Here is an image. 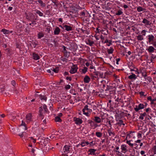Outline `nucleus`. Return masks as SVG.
<instances>
[{
    "label": "nucleus",
    "instance_id": "1",
    "mask_svg": "<svg viewBox=\"0 0 156 156\" xmlns=\"http://www.w3.org/2000/svg\"><path fill=\"white\" fill-rule=\"evenodd\" d=\"M78 67L76 65H74L73 67H71V69L70 71V73L71 74H73L77 72Z\"/></svg>",
    "mask_w": 156,
    "mask_h": 156
},
{
    "label": "nucleus",
    "instance_id": "2",
    "mask_svg": "<svg viewBox=\"0 0 156 156\" xmlns=\"http://www.w3.org/2000/svg\"><path fill=\"white\" fill-rule=\"evenodd\" d=\"M148 43L149 44H151L152 42L154 41L155 40L154 39V36L152 35H149L148 36Z\"/></svg>",
    "mask_w": 156,
    "mask_h": 156
},
{
    "label": "nucleus",
    "instance_id": "3",
    "mask_svg": "<svg viewBox=\"0 0 156 156\" xmlns=\"http://www.w3.org/2000/svg\"><path fill=\"white\" fill-rule=\"evenodd\" d=\"M70 146L68 145H65L63 149V150L64 151V152L65 153L67 154L70 151Z\"/></svg>",
    "mask_w": 156,
    "mask_h": 156
},
{
    "label": "nucleus",
    "instance_id": "4",
    "mask_svg": "<svg viewBox=\"0 0 156 156\" xmlns=\"http://www.w3.org/2000/svg\"><path fill=\"white\" fill-rule=\"evenodd\" d=\"M94 74H91V79L93 80H97L98 79V72H94Z\"/></svg>",
    "mask_w": 156,
    "mask_h": 156
},
{
    "label": "nucleus",
    "instance_id": "5",
    "mask_svg": "<svg viewBox=\"0 0 156 156\" xmlns=\"http://www.w3.org/2000/svg\"><path fill=\"white\" fill-rule=\"evenodd\" d=\"M44 150L43 151L45 152H47L48 151L49 149H51V148L49 146V145H47L46 144V141H45V143H44Z\"/></svg>",
    "mask_w": 156,
    "mask_h": 156
},
{
    "label": "nucleus",
    "instance_id": "6",
    "mask_svg": "<svg viewBox=\"0 0 156 156\" xmlns=\"http://www.w3.org/2000/svg\"><path fill=\"white\" fill-rule=\"evenodd\" d=\"M74 120L75 122V123L76 124L80 125L81 124L82 122V120L79 118H76V117H74Z\"/></svg>",
    "mask_w": 156,
    "mask_h": 156
},
{
    "label": "nucleus",
    "instance_id": "7",
    "mask_svg": "<svg viewBox=\"0 0 156 156\" xmlns=\"http://www.w3.org/2000/svg\"><path fill=\"white\" fill-rule=\"evenodd\" d=\"M23 126V128L21 129V132L22 133H23L24 131L27 129V127L26 126V124L23 121H22V123L20 126Z\"/></svg>",
    "mask_w": 156,
    "mask_h": 156
},
{
    "label": "nucleus",
    "instance_id": "8",
    "mask_svg": "<svg viewBox=\"0 0 156 156\" xmlns=\"http://www.w3.org/2000/svg\"><path fill=\"white\" fill-rule=\"evenodd\" d=\"M142 22L145 24V26H151V23L150 21L145 18L143 19Z\"/></svg>",
    "mask_w": 156,
    "mask_h": 156
},
{
    "label": "nucleus",
    "instance_id": "9",
    "mask_svg": "<svg viewBox=\"0 0 156 156\" xmlns=\"http://www.w3.org/2000/svg\"><path fill=\"white\" fill-rule=\"evenodd\" d=\"M90 80V79L89 77L87 76L86 75L85 76L84 78L83 81L84 83H88Z\"/></svg>",
    "mask_w": 156,
    "mask_h": 156
},
{
    "label": "nucleus",
    "instance_id": "10",
    "mask_svg": "<svg viewBox=\"0 0 156 156\" xmlns=\"http://www.w3.org/2000/svg\"><path fill=\"white\" fill-rule=\"evenodd\" d=\"M93 120L96 123H99L101 122V120L100 118L98 116H95Z\"/></svg>",
    "mask_w": 156,
    "mask_h": 156
},
{
    "label": "nucleus",
    "instance_id": "11",
    "mask_svg": "<svg viewBox=\"0 0 156 156\" xmlns=\"http://www.w3.org/2000/svg\"><path fill=\"white\" fill-rule=\"evenodd\" d=\"M63 27L65 28V30L68 31L72 30V27L70 26L65 25L63 26Z\"/></svg>",
    "mask_w": 156,
    "mask_h": 156
},
{
    "label": "nucleus",
    "instance_id": "12",
    "mask_svg": "<svg viewBox=\"0 0 156 156\" xmlns=\"http://www.w3.org/2000/svg\"><path fill=\"white\" fill-rule=\"evenodd\" d=\"M60 31L59 28L58 27H56L54 31V34L55 35H58L59 34Z\"/></svg>",
    "mask_w": 156,
    "mask_h": 156
},
{
    "label": "nucleus",
    "instance_id": "13",
    "mask_svg": "<svg viewBox=\"0 0 156 156\" xmlns=\"http://www.w3.org/2000/svg\"><path fill=\"white\" fill-rule=\"evenodd\" d=\"M155 49L152 46L149 47L147 49V51L149 53L154 52Z\"/></svg>",
    "mask_w": 156,
    "mask_h": 156
},
{
    "label": "nucleus",
    "instance_id": "14",
    "mask_svg": "<svg viewBox=\"0 0 156 156\" xmlns=\"http://www.w3.org/2000/svg\"><path fill=\"white\" fill-rule=\"evenodd\" d=\"M131 73L132 74L129 76L128 78L130 79H136V75L133 73Z\"/></svg>",
    "mask_w": 156,
    "mask_h": 156
},
{
    "label": "nucleus",
    "instance_id": "15",
    "mask_svg": "<svg viewBox=\"0 0 156 156\" xmlns=\"http://www.w3.org/2000/svg\"><path fill=\"white\" fill-rule=\"evenodd\" d=\"M33 58L34 60H37L39 59L40 58V57L38 55L35 53H33Z\"/></svg>",
    "mask_w": 156,
    "mask_h": 156
},
{
    "label": "nucleus",
    "instance_id": "16",
    "mask_svg": "<svg viewBox=\"0 0 156 156\" xmlns=\"http://www.w3.org/2000/svg\"><path fill=\"white\" fill-rule=\"evenodd\" d=\"M34 15L32 14H30L29 15H27L26 16V18L30 20H32L31 18L34 17Z\"/></svg>",
    "mask_w": 156,
    "mask_h": 156
},
{
    "label": "nucleus",
    "instance_id": "17",
    "mask_svg": "<svg viewBox=\"0 0 156 156\" xmlns=\"http://www.w3.org/2000/svg\"><path fill=\"white\" fill-rule=\"evenodd\" d=\"M38 96L41 100H43L45 101H46L47 98L46 96L44 95H38Z\"/></svg>",
    "mask_w": 156,
    "mask_h": 156
},
{
    "label": "nucleus",
    "instance_id": "18",
    "mask_svg": "<svg viewBox=\"0 0 156 156\" xmlns=\"http://www.w3.org/2000/svg\"><path fill=\"white\" fill-rule=\"evenodd\" d=\"M32 114L31 113H29L27 114L26 116V119L27 120L30 121L32 117Z\"/></svg>",
    "mask_w": 156,
    "mask_h": 156
},
{
    "label": "nucleus",
    "instance_id": "19",
    "mask_svg": "<svg viewBox=\"0 0 156 156\" xmlns=\"http://www.w3.org/2000/svg\"><path fill=\"white\" fill-rule=\"evenodd\" d=\"M126 147V146L125 144L122 145L121 146V149L122 151H125L124 153H125L127 151Z\"/></svg>",
    "mask_w": 156,
    "mask_h": 156
},
{
    "label": "nucleus",
    "instance_id": "20",
    "mask_svg": "<svg viewBox=\"0 0 156 156\" xmlns=\"http://www.w3.org/2000/svg\"><path fill=\"white\" fill-rule=\"evenodd\" d=\"M96 151V149H90L88 151L90 152L89 154L94 155Z\"/></svg>",
    "mask_w": 156,
    "mask_h": 156
},
{
    "label": "nucleus",
    "instance_id": "21",
    "mask_svg": "<svg viewBox=\"0 0 156 156\" xmlns=\"http://www.w3.org/2000/svg\"><path fill=\"white\" fill-rule=\"evenodd\" d=\"M137 10L138 12H140L142 11H144L146 10V9L142 8L141 6H139L137 8Z\"/></svg>",
    "mask_w": 156,
    "mask_h": 156
},
{
    "label": "nucleus",
    "instance_id": "22",
    "mask_svg": "<svg viewBox=\"0 0 156 156\" xmlns=\"http://www.w3.org/2000/svg\"><path fill=\"white\" fill-rule=\"evenodd\" d=\"M51 70L53 72H54L55 73H57L58 71V67H56L55 68H52L51 69Z\"/></svg>",
    "mask_w": 156,
    "mask_h": 156
},
{
    "label": "nucleus",
    "instance_id": "23",
    "mask_svg": "<svg viewBox=\"0 0 156 156\" xmlns=\"http://www.w3.org/2000/svg\"><path fill=\"white\" fill-rule=\"evenodd\" d=\"M38 2L41 4V5L42 7H44L45 6V4L41 0H38Z\"/></svg>",
    "mask_w": 156,
    "mask_h": 156
},
{
    "label": "nucleus",
    "instance_id": "24",
    "mask_svg": "<svg viewBox=\"0 0 156 156\" xmlns=\"http://www.w3.org/2000/svg\"><path fill=\"white\" fill-rule=\"evenodd\" d=\"M88 42H86V44L88 45H89L90 46H91L94 44L93 41H90V40L89 39L88 40Z\"/></svg>",
    "mask_w": 156,
    "mask_h": 156
},
{
    "label": "nucleus",
    "instance_id": "25",
    "mask_svg": "<svg viewBox=\"0 0 156 156\" xmlns=\"http://www.w3.org/2000/svg\"><path fill=\"white\" fill-rule=\"evenodd\" d=\"M89 106H88L87 105H86L84 107V108L83 109V111H85V110H87L88 111V112H90L91 111V110L90 109L88 108V107Z\"/></svg>",
    "mask_w": 156,
    "mask_h": 156
},
{
    "label": "nucleus",
    "instance_id": "26",
    "mask_svg": "<svg viewBox=\"0 0 156 156\" xmlns=\"http://www.w3.org/2000/svg\"><path fill=\"white\" fill-rule=\"evenodd\" d=\"M2 31L3 32L4 34H9V30L5 29H3L2 30Z\"/></svg>",
    "mask_w": 156,
    "mask_h": 156
},
{
    "label": "nucleus",
    "instance_id": "27",
    "mask_svg": "<svg viewBox=\"0 0 156 156\" xmlns=\"http://www.w3.org/2000/svg\"><path fill=\"white\" fill-rule=\"evenodd\" d=\"M113 49L111 47H110V49H107L108 52L109 54H112L113 53Z\"/></svg>",
    "mask_w": 156,
    "mask_h": 156
},
{
    "label": "nucleus",
    "instance_id": "28",
    "mask_svg": "<svg viewBox=\"0 0 156 156\" xmlns=\"http://www.w3.org/2000/svg\"><path fill=\"white\" fill-rule=\"evenodd\" d=\"M138 108L140 109H141L144 108V106L143 104H140L138 106Z\"/></svg>",
    "mask_w": 156,
    "mask_h": 156
},
{
    "label": "nucleus",
    "instance_id": "29",
    "mask_svg": "<svg viewBox=\"0 0 156 156\" xmlns=\"http://www.w3.org/2000/svg\"><path fill=\"white\" fill-rule=\"evenodd\" d=\"M117 124L120 125V126L121 125H125V124L123 123V121L122 120H119V122L117 123Z\"/></svg>",
    "mask_w": 156,
    "mask_h": 156
},
{
    "label": "nucleus",
    "instance_id": "30",
    "mask_svg": "<svg viewBox=\"0 0 156 156\" xmlns=\"http://www.w3.org/2000/svg\"><path fill=\"white\" fill-rule=\"evenodd\" d=\"M55 121L56 122H61L62 121V120L59 117L56 116L55 118Z\"/></svg>",
    "mask_w": 156,
    "mask_h": 156
},
{
    "label": "nucleus",
    "instance_id": "31",
    "mask_svg": "<svg viewBox=\"0 0 156 156\" xmlns=\"http://www.w3.org/2000/svg\"><path fill=\"white\" fill-rule=\"evenodd\" d=\"M69 52L67 51H65L64 53V56L67 58H68L69 56Z\"/></svg>",
    "mask_w": 156,
    "mask_h": 156
},
{
    "label": "nucleus",
    "instance_id": "32",
    "mask_svg": "<svg viewBox=\"0 0 156 156\" xmlns=\"http://www.w3.org/2000/svg\"><path fill=\"white\" fill-rule=\"evenodd\" d=\"M123 13V12L120 9L116 13V15L118 16H119Z\"/></svg>",
    "mask_w": 156,
    "mask_h": 156
},
{
    "label": "nucleus",
    "instance_id": "33",
    "mask_svg": "<svg viewBox=\"0 0 156 156\" xmlns=\"http://www.w3.org/2000/svg\"><path fill=\"white\" fill-rule=\"evenodd\" d=\"M43 108L45 112L47 113L48 112V110L47 108V107L45 104L43 105Z\"/></svg>",
    "mask_w": 156,
    "mask_h": 156
},
{
    "label": "nucleus",
    "instance_id": "34",
    "mask_svg": "<svg viewBox=\"0 0 156 156\" xmlns=\"http://www.w3.org/2000/svg\"><path fill=\"white\" fill-rule=\"evenodd\" d=\"M87 69H88L87 67L85 66L84 67H83V69H82V73L84 74L87 71Z\"/></svg>",
    "mask_w": 156,
    "mask_h": 156
},
{
    "label": "nucleus",
    "instance_id": "35",
    "mask_svg": "<svg viewBox=\"0 0 156 156\" xmlns=\"http://www.w3.org/2000/svg\"><path fill=\"white\" fill-rule=\"evenodd\" d=\"M96 135L98 137H101L102 136V133L100 132H96Z\"/></svg>",
    "mask_w": 156,
    "mask_h": 156
},
{
    "label": "nucleus",
    "instance_id": "36",
    "mask_svg": "<svg viewBox=\"0 0 156 156\" xmlns=\"http://www.w3.org/2000/svg\"><path fill=\"white\" fill-rule=\"evenodd\" d=\"M138 41H141L144 39V38L141 35H139L137 37Z\"/></svg>",
    "mask_w": 156,
    "mask_h": 156
},
{
    "label": "nucleus",
    "instance_id": "37",
    "mask_svg": "<svg viewBox=\"0 0 156 156\" xmlns=\"http://www.w3.org/2000/svg\"><path fill=\"white\" fill-rule=\"evenodd\" d=\"M36 13L38 14L39 16H43V13L41 12L39 10H37L36 11Z\"/></svg>",
    "mask_w": 156,
    "mask_h": 156
},
{
    "label": "nucleus",
    "instance_id": "38",
    "mask_svg": "<svg viewBox=\"0 0 156 156\" xmlns=\"http://www.w3.org/2000/svg\"><path fill=\"white\" fill-rule=\"evenodd\" d=\"M44 34H42V33H39L38 34V37L39 39L41 38L42 37L44 36Z\"/></svg>",
    "mask_w": 156,
    "mask_h": 156
},
{
    "label": "nucleus",
    "instance_id": "39",
    "mask_svg": "<svg viewBox=\"0 0 156 156\" xmlns=\"http://www.w3.org/2000/svg\"><path fill=\"white\" fill-rule=\"evenodd\" d=\"M108 133L109 136H111V134H113V136H114L115 133H114L112 132L111 129H109L108 130Z\"/></svg>",
    "mask_w": 156,
    "mask_h": 156
},
{
    "label": "nucleus",
    "instance_id": "40",
    "mask_svg": "<svg viewBox=\"0 0 156 156\" xmlns=\"http://www.w3.org/2000/svg\"><path fill=\"white\" fill-rule=\"evenodd\" d=\"M37 20V18H35V19H33V20H30V21H31V24H34V25H35V24H36L37 23H36V21H35V20Z\"/></svg>",
    "mask_w": 156,
    "mask_h": 156
},
{
    "label": "nucleus",
    "instance_id": "41",
    "mask_svg": "<svg viewBox=\"0 0 156 156\" xmlns=\"http://www.w3.org/2000/svg\"><path fill=\"white\" fill-rule=\"evenodd\" d=\"M130 140H127L126 141V143L128 144L131 146V147H133V144H131L130 143Z\"/></svg>",
    "mask_w": 156,
    "mask_h": 156
},
{
    "label": "nucleus",
    "instance_id": "42",
    "mask_svg": "<svg viewBox=\"0 0 156 156\" xmlns=\"http://www.w3.org/2000/svg\"><path fill=\"white\" fill-rule=\"evenodd\" d=\"M33 125H34V126L37 127L38 125V122H34L33 123Z\"/></svg>",
    "mask_w": 156,
    "mask_h": 156
},
{
    "label": "nucleus",
    "instance_id": "43",
    "mask_svg": "<svg viewBox=\"0 0 156 156\" xmlns=\"http://www.w3.org/2000/svg\"><path fill=\"white\" fill-rule=\"evenodd\" d=\"M139 94H140V95L141 97H142V96L145 97L146 96V95H145L144 94V92L143 91H141L140 92Z\"/></svg>",
    "mask_w": 156,
    "mask_h": 156
},
{
    "label": "nucleus",
    "instance_id": "44",
    "mask_svg": "<svg viewBox=\"0 0 156 156\" xmlns=\"http://www.w3.org/2000/svg\"><path fill=\"white\" fill-rule=\"evenodd\" d=\"M70 86L69 85H67L65 87V88L66 90H68L70 88Z\"/></svg>",
    "mask_w": 156,
    "mask_h": 156
},
{
    "label": "nucleus",
    "instance_id": "45",
    "mask_svg": "<svg viewBox=\"0 0 156 156\" xmlns=\"http://www.w3.org/2000/svg\"><path fill=\"white\" fill-rule=\"evenodd\" d=\"M112 87L107 86V88L105 90V91L108 90H112Z\"/></svg>",
    "mask_w": 156,
    "mask_h": 156
},
{
    "label": "nucleus",
    "instance_id": "46",
    "mask_svg": "<svg viewBox=\"0 0 156 156\" xmlns=\"http://www.w3.org/2000/svg\"><path fill=\"white\" fill-rule=\"evenodd\" d=\"M146 31L144 30H143L141 32V34L145 36Z\"/></svg>",
    "mask_w": 156,
    "mask_h": 156
},
{
    "label": "nucleus",
    "instance_id": "47",
    "mask_svg": "<svg viewBox=\"0 0 156 156\" xmlns=\"http://www.w3.org/2000/svg\"><path fill=\"white\" fill-rule=\"evenodd\" d=\"M47 72L49 73H51V75H52L53 74V72L52 71H51V69H48L47 70Z\"/></svg>",
    "mask_w": 156,
    "mask_h": 156
},
{
    "label": "nucleus",
    "instance_id": "48",
    "mask_svg": "<svg viewBox=\"0 0 156 156\" xmlns=\"http://www.w3.org/2000/svg\"><path fill=\"white\" fill-rule=\"evenodd\" d=\"M153 149L154 150V154H156V146H154Z\"/></svg>",
    "mask_w": 156,
    "mask_h": 156
},
{
    "label": "nucleus",
    "instance_id": "49",
    "mask_svg": "<svg viewBox=\"0 0 156 156\" xmlns=\"http://www.w3.org/2000/svg\"><path fill=\"white\" fill-rule=\"evenodd\" d=\"M134 69H136L134 71L135 72V73L137 74H139V72L138 71V69L137 68H136L135 67H134Z\"/></svg>",
    "mask_w": 156,
    "mask_h": 156
},
{
    "label": "nucleus",
    "instance_id": "50",
    "mask_svg": "<svg viewBox=\"0 0 156 156\" xmlns=\"http://www.w3.org/2000/svg\"><path fill=\"white\" fill-rule=\"evenodd\" d=\"M153 45L155 47H156V40L154 41L153 42H152L151 44Z\"/></svg>",
    "mask_w": 156,
    "mask_h": 156
},
{
    "label": "nucleus",
    "instance_id": "51",
    "mask_svg": "<svg viewBox=\"0 0 156 156\" xmlns=\"http://www.w3.org/2000/svg\"><path fill=\"white\" fill-rule=\"evenodd\" d=\"M39 115L41 117H42V119H43L44 118V115H43V114L42 112H41V113H39Z\"/></svg>",
    "mask_w": 156,
    "mask_h": 156
},
{
    "label": "nucleus",
    "instance_id": "52",
    "mask_svg": "<svg viewBox=\"0 0 156 156\" xmlns=\"http://www.w3.org/2000/svg\"><path fill=\"white\" fill-rule=\"evenodd\" d=\"M142 75L143 76L145 77L147 76L146 73L145 72H142Z\"/></svg>",
    "mask_w": 156,
    "mask_h": 156
},
{
    "label": "nucleus",
    "instance_id": "53",
    "mask_svg": "<svg viewBox=\"0 0 156 156\" xmlns=\"http://www.w3.org/2000/svg\"><path fill=\"white\" fill-rule=\"evenodd\" d=\"M11 83L12 84L13 86H15V85H16V82L14 80H12V81Z\"/></svg>",
    "mask_w": 156,
    "mask_h": 156
},
{
    "label": "nucleus",
    "instance_id": "54",
    "mask_svg": "<svg viewBox=\"0 0 156 156\" xmlns=\"http://www.w3.org/2000/svg\"><path fill=\"white\" fill-rule=\"evenodd\" d=\"M99 74V77L101 78H102L103 77V73H100V72H98V75Z\"/></svg>",
    "mask_w": 156,
    "mask_h": 156
},
{
    "label": "nucleus",
    "instance_id": "55",
    "mask_svg": "<svg viewBox=\"0 0 156 156\" xmlns=\"http://www.w3.org/2000/svg\"><path fill=\"white\" fill-rule=\"evenodd\" d=\"M109 44H107V45L109 46H110L111 44H112V41L111 40H109V41H108Z\"/></svg>",
    "mask_w": 156,
    "mask_h": 156
},
{
    "label": "nucleus",
    "instance_id": "56",
    "mask_svg": "<svg viewBox=\"0 0 156 156\" xmlns=\"http://www.w3.org/2000/svg\"><path fill=\"white\" fill-rule=\"evenodd\" d=\"M51 30L50 28H46V31L48 33H50Z\"/></svg>",
    "mask_w": 156,
    "mask_h": 156
},
{
    "label": "nucleus",
    "instance_id": "57",
    "mask_svg": "<svg viewBox=\"0 0 156 156\" xmlns=\"http://www.w3.org/2000/svg\"><path fill=\"white\" fill-rule=\"evenodd\" d=\"M83 113L85 115H87V116H89V113L88 112H85V111H83Z\"/></svg>",
    "mask_w": 156,
    "mask_h": 156
},
{
    "label": "nucleus",
    "instance_id": "58",
    "mask_svg": "<svg viewBox=\"0 0 156 156\" xmlns=\"http://www.w3.org/2000/svg\"><path fill=\"white\" fill-rule=\"evenodd\" d=\"M88 123H89L90 124H92V123H93V124H94V122L91 120H88Z\"/></svg>",
    "mask_w": 156,
    "mask_h": 156
},
{
    "label": "nucleus",
    "instance_id": "59",
    "mask_svg": "<svg viewBox=\"0 0 156 156\" xmlns=\"http://www.w3.org/2000/svg\"><path fill=\"white\" fill-rule=\"evenodd\" d=\"M43 111V109L42 108V107H41L39 108V112L41 113V112H42V111Z\"/></svg>",
    "mask_w": 156,
    "mask_h": 156
},
{
    "label": "nucleus",
    "instance_id": "60",
    "mask_svg": "<svg viewBox=\"0 0 156 156\" xmlns=\"http://www.w3.org/2000/svg\"><path fill=\"white\" fill-rule=\"evenodd\" d=\"M134 110L136 112H138L139 110H140L139 108L137 107V106H136V107L134 108Z\"/></svg>",
    "mask_w": 156,
    "mask_h": 156
},
{
    "label": "nucleus",
    "instance_id": "61",
    "mask_svg": "<svg viewBox=\"0 0 156 156\" xmlns=\"http://www.w3.org/2000/svg\"><path fill=\"white\" fill-rule=\"evenodd\" d=\"M152 58L154 59L156 58V56L154 55L153 54H152V56H151Z\"/></svg>",
    "mask_w": 156,
    "mask_h": 156
},
{
    "label": "nucleus",
    "instance_id": "62",
    "mask_svg": "<svg viewBox=\"0 0 156 156\" xmlns=\"http://www.w3.org/2000/svg\"><path fill=\"white\" fill-rule=\"evenodd\" d=\"M49 139H48V138L47 137L46 139V141H44V142H45V141H46V144H47V145H48V142L49 141Z\"/></svg>",
    "mask_w": 156,
    "mask_h": 156
},
{
    "label": "nucleus",
    "instance_id": "63",
    "mask_svg": "<svg viewBox=\"0 0 156 156\" xmlns=\"http://www.w3.org/2000/svg\"><path fill=\"white\" fill-rule=\"evenodd\" d=\"M147 99L148 100H149L150 101H152V100L151 97V96L148 97L147 98Z\"/></svg>",
    "mask_w": 156,
    "mask_h": 156
},
{
    "label": "nucleus",
    "instance_id": "64",
    "mask_svg": "<svg viewBox=\"0 0 156 156\" xmlns=\"http://www.w3.org/2000/svg\"><path fill=\"white\" fill-rule=\"evenodd\" d=\"M81 145L82 146V147H84L85 146V142H82Z\"/></svg>",
    "mask_w": 156,
    "mask_h": 156
}]
</instances>
